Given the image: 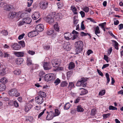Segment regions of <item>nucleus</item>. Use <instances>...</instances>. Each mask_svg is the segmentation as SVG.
Returning a JSON list of instances; mask_svg holds the SVG:
<instances>
[{
  "label": "nucleus",
  "mask_w": 123,
  "mask_h": 123,
  "mask_svg": "<svg viewBox=\"0 0 123 123\" xmlns=\"http://www.w3.org/2000/svg\"><path fill=\"white\" fill-rule=\"evenodd\" d=\"M109 109L110 110H115L117 109V107H114L112 106L111 105L109 106Z\"/></svg>",
  "instance_id": "50"
},
{
  "label": "nucleus",
  "mask_w": 123,
  "mask_h": 123,
  "mask_svg": "<svg viewBox=\"0 0 123 123\" xmlns=\"http://www.w3.org/2000/svg\"><path fill=\"white\" fill-rule=\"evenodd\" d=\"M13 104L15 107H18L19 105L18 103L16 100L14 101L13 102L12 101H11L9 102L8 103L9 104L11 105H12Z\"/></svg>",
  "instance_id": "17"
},
{
  "label": "nucleus",
  "mask_w": 123,
  "mask_h": 123,
  "mask_svg": "<svg viewBox=\"0 0 123 123\" xmlns=\"http://www.w3.org/2000/svg\"><path fill=\"white\" fill-rule=\"evenodd\" d=\"M55 12H53L50 14L46 17V20L49 23L52 24L55 21Z\"/></svg>",
  "instance_id": "2"
},
{
  "label": "nucleus",
  "mask_w": 123,
  "mask_h": 123,
  "mask_svg": "<svg viewBox=\"0 0 123 123\" xmlns=\"http://www.w3.org/2000/svg\"><path fill=\"white\" fill-rule=\"evenodd\" d=\"M105 90H103L102 91H100L99 93V95L103 96L104 95L105 93Z\"/></svg>",
  "instance_id": "52"
},
{
  "label": "nucleus",
  "mask_w": 123,
  "mask_h": 123,
  "mask_svg": "<svg viewBox=\"0 0 123 123\" xmlns=\"http://www.w3.org/2000/svg\"><path fill=\"white\" fill-rule=\"evenodd\" d=\"M16 15V13L15 11L11 12L8 14V17L10 19H12L15 17Z\"/></svg>",
  "instance_id": "15"
},
{
  "label": "nucleus",
  "mask_w": 123,
  "mask_h": 123,
  "mask_svg": "<svg viewBox=\"0 0 123 123\" xmlns=\"http://www.w3.org/2000/svg\"><path fill=\"white\" fill-rule=\"evenodd\" d=\"M68 85V83L66 81H62L60 84V86L63 87L67 86Z\"/></svg>",
  "instance_id": "23"
},
{
  "label": "nucleus",
  "mask_w": 123,
  "mask_h": 123,
  "mask_svg": "<svg viewBox=\"0 0 123 123\" xmlns=\"http://www.w3.org/2000/svg\"><path fill=\"white\" fill-rule=\"evenodd\" d=\"M31 106L30 104L26 105L25 106V110L26 112H28L30 109H31Z\"/></svg>",
  "instance_id": "30"
},
{
  "label": "nucleus",
  "mask_w": 123,
  "mask_h": 123,
  "mask_svg": "<svg viewBox=\"0 0 123 123\" xmlns=\"http://www.w3.org/2000/svg\"><path fill=\"white\" fill-rule=\"evenodd\" d=\"M112 41L113 42L115 43L114 47L116 49L118 50V43L115 40H113Z\"/></svg>",
  "instance_id": "47"
},
{
  "label": "nucleus",
  "mask_w": 123,
  "mask_h": 123,
  "mask_svg": "<svg viewBox=\"0 0 123 123\" xmlns=\"http://www.w3.org/2000/svg\"><path fill=\"white\" fill-rule=\"evenodd\" d=\"M55 78V75L52 73L46 74L44 77V79L46 81L54 80Z\"/></svg>",
  "instance_id": "4"
},
{
  "label": "nucleus",
  "mask_w": 123,
  "mask_h": 123,
  "mask_svg": "<svg viewBox=\"0 0 123 123\" xmlns=\"http://www.w3.org/2000/svg\"><path fill=\"white\" fill-rule=\"evenodd\" d=\"M83 10L85 12L87 13L89 11V8L87 6H85L83 8Z\"/></svg>",
  "instance_id": "48"
},
{
  "label": "nucleus",
  "mask_w": 123,
  "mask_h": 123,
  "mask_svg": "<svg viewBox=\"0 0 123 123\" xmlns=\"http://www.w3.org/2000/svg\"><path fill=\"white\" fill-rule=\"evenodd\" d=\"M63 17V16L61 13H58L56 15V13H55L54 18L55 20H59L62 18Z\"/></svg>",
  "instance_id": "12"
},
{
  "label": "nucleus",
  "mask_w": 123,
  "mask_h": 123,
  "mask_svg": "<svg viewBox=\"0 0 123 123\" xmlns=\"http://www.w3.org/2000/svg\"><path fill=\"white\" fill-rule=\"evenodd\" d=\"M74 85L72 82H70L68 87V88L69 90H71L72 88H74Z\"/></svg>",
  "instance_id": "32"
},
{
  "label": "nucleus",
  "mask_w": 123,
  "mask_h": 123,
  "mask_svg": "<svg viewBox=\"0 0 123 123\" xmlns=\"http://www.w3.org/2000/svg\"><path fill=\"white\" fill-rule=\"evenodd\" d=\"M54 29L56 31H59V28L58 24H56L54 25Z\"/></svg>",
  "instance_id": "39"
},
{
  "label": "nucleus",
  "mask_w": 123,
  "mask_h": 123,
  "mask_svg": "<svg viewBox=\"0 0 123 123\" xmlns=\"http://www.w3.org/2000/svg\"><path fill=\"white\" fill-rule=\"evenodd\" d=\"M23 21H24L25 23L30 24L31 21V19L30 18H27L23 19Z\"/></svg>",
  "instance_id": "20"
},
{
  "label": "nucleus",
  "mask_w": 123,
  "mask_h": 123,
  "mask_svg": "<svg viewBox=\"0 0 123 123\" xmlns=\"http://www.w3.org/2000/svg\"><path fill=\"white\" fill-rule=\"evenodd\" d=\"M71 9L72 10L74 13V14L75 15L77 14V9L74 6H71Z\"/></svg>",
  "instance_id": "28"
},
{
  "label": "nucleus",
  "mask_w": 123,
  "mask_h": 123,
  "mask_svg": "<svg viewBox=\"0 0 123 123\" xmlns=\"http://www.w3.org/2000/svg\"><path fill=\"white\" fill-rule=\"evenodd\" d=\"M87 35H89L90 37V34L88 33H85L83 32H81L80 35L82 37L86 36Z\"/></svg>",
  "instance_id": "53"
},
{
  "label": "nucleus",
  "mask_w": 123,
  "mask_h": 123,
  "mask_svg": "<svg viewBox=\"0 0 123 123\" xmlns=\"http://www.w3.org/2000/svg\"><path fill=\"white\" fill-rule=\"evenodd\" d=\"M84 110V109L82 107L81 105H79L77 106V112H83Z\"/></svg>",
  "instance_id": "24"
},
{
  "label": "nucleus",
  "mask_w": 123,
  "mask_h": 123,
  "mask_svg": "<svg viewBox=\"0 0 123 123\" xmlns=\"http://www.w3.org/2000/svg\"><path fill=\"white\" fill-rule=\"evenodd\" d=\"M11 48L13 50H18L20 49V47L17 43H14L11 46Z\"/></svg>",
  "instance_id": "16"
},
{
  "label": "nucleus",
  "mask_w": 123,
  "mask_h": 123,
  "mask_svg": "<svg viewBox=\"0 0 123 123\" xmlns=\"http://www.w3.org/2000/svg\"><path fill=\"white\" fill-rule=\"evenodd\" d=\"M33 2V0H28L27 2V6L29 7L31 5Z\"/></svg>",
  "instance_id": "44"
},
{
  "label": "nucleus",
  "mask_w": 123,
  "mask_h": 123,
  "mask_svg": "<svg viewBox=\"0 0 123 123\" xmlns=\"http://www.w3.org/2000/svg\"><path fill=\"white\" fill-rule=\"evenodd\" d=\"M80 100V97H78L74 100V103L75 104H77L79 102Z\"/></svg>",
  "instance_id": "64"
},
{
  "label": "nucleus",
  "mask_w": 123,
  "mask_h": 123,
  "mask_svg": "<svg viewBox=\"0 0 123 123\" xmlns=\"http://www.w3.org/2000/svg\"><path fill=\"white\" fill-rule=\"evenodd\" d=\"M18 43L21 45L22 47H25V42L23 41H20Z\"/></svg>",
  "instance_id": "43"
},
{
  "label": "nucleus",
  "mask_w": 123,
  "mask_h": 123,
  "mask_svg": "<svg viewBox=\"0 0 123 123\" xmlns=\"http://www.w3.org/2000/svg\"><path fill=\"white\" fill-rule=\"evenodd\" d=\"M37 100V103L39 104L42 103L43 101V98L42 97L40 96H38L35 98Z\"/></svg>",
  "instance_id": "10"
},
{
  "label": "nucleus",
  "mask_w": 123,
  "mask_h": 123,
  "mask_svg": "<svg viewBox=\"0 0 123 123\" xmlns=\"http://www.w3.org/2000/svg\"><path fill=\"white\" fill-rule=\"evenodd\" d=\"M84 22V21H83L81 23V27L82 30H84L85 28L84 25L83 24Z\"/></svg>",
  "instance_id": "57"
},
{
  "label": "nucleus",
  "mask_w": 123,
  "mask_h": 123,
  "mask_svg": "<svg viewBox=\"0 0 123 123\" xmlns=\"http://www.w3.org/2000/svg\"><path fill=\"white\" fill-rule=\"evenodd\" d=\"M1 33L3 35L5 36L7 35L8 34L7 31L6 30H5L2 31L1 32Z\"/></svg>",
  "instance_id": "49"
},
{
  "label": "nucleus",
  "mask_w": 123,
  "mask_h": 123,
  "mask_svg": "<svg viewBox=\"0 0 123 123\" xmlns=\"http://www.w3.org/2000/svg\"><path fill=\"white\" fill-rule=\"evenodd\" d=\"M87 80V78H85L83 77H81L79 79L77 82L76 85L77 86L86 87L87 85L86 82Z\"/></svg>",
  "instance_id": "1"
},
{
  "label": "nucleus",
  "mask_w": 123,
  "mask_h": 123,
  "mask_svg": "<svg viewBox=\"0 0 123 123\" xmlns=\"http://www.w3.org/2000/svg\"><path fill=\"white\" fill-rule=\"evenodd\" d=\"M38 32L36 31H34L29 32L28 34V37H32L36 36L38 34Z\"/></svg>",
  "instance_id": "9"
},
{
  "label": "nucleus",
  "mask_w": 123,
  "mask_h": 123,
  "mask_svg": "<svg viewBox=\"0 0 123 123\" xmlns=\"http://www.w3.org/2000/svg\"><path fill=\"white\" fill-rule=\"evenodd\" d=\"M6 88V86L5 84L2 83L0 84V91L5 90Z\"/></svg>",
  "instance_id": "25"
},
{
  "label": "nucleus",
  "mask_w": 123,
  "mask_h": 123,
  "mask_svg": "<svg viewBox=\"0 0 123 123\" xmlns=\"http://www.w3.org/2000/svg\"><path fill=\"white\" fill-rule=\"evenodd\" d=\"M105 76L107 78V82L106 83V85H107L109 83L110 80V79L109 78V74L108 73H106Z\"/></svg>",
  "instance_id": "38"
},
{
  "label": "nucleus",
  "mask_w": 123,
  "mask_h": 123,
  "mask_svg": "<svg viewBox=\"0 0 123 123\" xmlns=\"http://www.w3.org/2000/svg\"><path fill=\"white\" fill-rule=\"evenodd\" d=\"M110 115V114L109 113L104 114L103 115V117L104 118L106 119L108 117H109Z\"/></svg>",
  "instance_id": "56"
},
{
  "label": "nucleus",
  "mask_w": 123,
  "mask_h": 123,
  "mask_svg": "<svg viewBox=\"0 0 123 123\" xmlns=\"http://www.w3.org/2000/svg\"><path fill=\"white\" fill-rule=\"evenodd\" d=\"M3 56L4 57L6 58H8L10 56V54H9L8 52H4Z\"/></svg>",
  "instance_id": "45"
},
{
  "label": "nucleus",
  "mask_w": 123,
  "mask_h": 123,
  "mask_svg": "<svg viewBox=\"0 0 123 123\" xmlns=\"http://www.w3.org/2000/svg\"><path fill=\"white\" fill-rule=\"evenodd\" d=\"M80 90H81L80 93V95H81L86 94H87L88 92V91L84 88H80Z\"/></svg>",
  "instance_id": "18"
},
{
  "label": "nucleus",
  "mask_w": 123,
  "mask_h": 123,
  "mask_svg": "<svg viewBox=\"0 0 123 123\" xmlns=\"http://www.w3.org/2000/svg\"><path fill=\"white\" fill-rule=\"evenodd\" d=\"M77 39L78 40H79L80 38L78 37L77 35H74L73 36V37L72 39L73 40H74L75 39Z\"/></svg>",
  "instance_id": "55"
},
{
  "label": "nucleus",
  "mask_w": 123,
  "mask_h": 123,
  "mask_svg": "<svg viewBox=\"0 0 123 123\" xmlns=\"http://www.w3.org/2000/svg\"><path fill=\"white\" fill-rule=\"evenodd\" d=\"M39 95L41 96L42 98H45L46 97V95L45 92L42 91H40L39 92Z\"/></svg>",
  "instance_id": "35"
},
{
  "label": "nucleus",
  "mask_w": 123,
  "mask_h": 123,
  "mask_svg": "<svg viewBox=\"0 0 123 123\" xmlns=\"http://www.w3.org/2000/svg\"><path fill=\"white\" fill-rule=\"evenodd\" d=\"M95 33V34L98 36L99 37L98 35H97V34H99L100 33V31L99 30V27L98 26H97L96 27L94 30Z\"/></svg>",
  "instance_id": "22"
},
{
  "label": "nucleus",
  "mask_w": 123,
  "mask_h": 123,
  "mask_svg": "<svg viewBox=\"0 0 123 123\" xmlns=\"http://www.w3.org/2000/svg\"><path fill=\"white\" fill-rule=\"evenodd\" d=\"M45 74V73L43 71H41L40 72L39 74V76L41 77L42 78L44 77Z\"/></svg>",
  "instance_id": "54"
},
{
  "label": "nucleus",
  "mask_w": 123,
  "mask_h": 123,
  "mask_svg": "<svg viewBox=\"0 0 123 123\" xmlns=\"http://www.w3.org/2000/svg\"><path fill=\"white\" fill-rule=\"evenodd\" d=\"M61 82V80L59 78H57L55 80L54 83L55 84L56 86L57 85Z\"/></svg>",
  "instance_id": "41"
},
{
  "label": "nucleus",
  "mask_w": 123,
  "mask_h": 123,
  "mask_svg": "<svg viewBox=\"0 0 123 123\" xmlns=\"http://www.w3.org/2000/svg\"><path fill=\"white\" fill-rule=\"evenodd\" d=\"M68 36H67V35H65L64 36V38L68 40L71 39L72 37V35L70 33H68Z\"/></svg>",
  "instance_id": "33"
},
{
  "label": "nucleus",
  "mask_w": 123,
  "mask_h": 123,
  "mask_svg": "<svg viewBox=\"0 0 123 123\" xmlns=\"http://www.w3.org/2000/svg\"><path fill=\"white\" fill-rule=\"evenodd\" d=\"M96 113V110L94 109H92L91 111V115L92 116L95 115Z\"/></svg>",
  "instance_id": "62"
},
{
  "label": "nucleus",
  "mask_w": 123,
  "mask_h": 123,
  "mask_svg": "<svg viewBox=\"0 0 123 123\" xmlns=\"http://www.w3.org/2000/svg\"><path fill=\"white\" fill-rule=\"evenodd\" d=\"M73 71H70L67 73V75L69 77L73 74Z\"/></svg>",
  "instance_id": "51"
},
{
  "label": "nucleus",
  "mask_w": 123,
  "mask_h": 123,
  "mask_svg": "<svg viewBox=\"0 0 123 123\" xmlns=\"http://www.w3.org/2000/svg\"><path fill=\"white\" fill-rule=\"evenodd\" d=\"M60 113V111H59L58 110L56 109L55 110V115L54 117L57 116L59 115Z\"/></svg>",
  "instance_id": "46"
},
{
  "label": "nucleus",
  "mask_w": 123,
  "mask_h": 123,
  "mask_svg": "<svg viewBox=\"0 0 123 123\" xmlns=\"http://www.w3.org/2000/svg\"><path fill=\"white\" fill-rule=\"evenodd\" d=\"M43 66L44 69L47 70H49L51 68V67L50 66V63H49L44 62Z\"/></svg>",
  "instance_id": "8"
},
{
  "label": "nucleus",
  "mask_w": 123,
  "mask_h": 123,
  "mask_svg": "<svg viewBox=\"0 0 123 123\" xmlns=\"http://www.w3.org/2000/svg\"><path fill=\"white\" fill-rule=\"evenodd\" d=\"M28 53L30 54L31 55H33L35 54V52L34 51L32 50H29L28 51Z\"/></svg>",
  "instance_id": "60"
},
{
  "label": "nucleus",
  "mask_w": 123,
  "mask_h": 123,
  "mask_svg": "<svg viewBox=\"0 0 123 123\" xmlns=\"http://www.w3.org/2000/svg\"><path fill=\"white\" fill-rule=\"evenodd\" d=\"M25 34L24 33H23L22 34L20 35L19 36L18 39L19 40H21L22 39L24 36L25 35Z\"/></svg>",
  "instance_id": "59"
},
{
  "label": "nucleus",
  "mask_w": 123,
  "mask_h": 123,
  "mask_svg": "<svg viewBox=\"0 0 123 123\" xmlns=\"http://www.w3.org/2000/svg\"><path fill=\"white\" fill-rule=\"evenodd\" d=\"M54 116V115L53 112L50 111L47 115L46 119L47 120H49L52 119Z\"/></svg>",
  "instance_id": "7"
},
{
  "label": "nucleus",
  "mask_w": 123,
  "mask_h": 123,
  "mask_svg": "<svg viewBox=\"0 0 123 123\" xmlns=\"http://www.w3.org/2000/svg\"><path fill=\"white\" fill-rule=\"evenodd\" d=\"M7 81L5 77L2 78L0 80V81L2 83L5 84L6 83Z\"/></svg>",
  "instance_id": "40"
},
{
  "label": "nucleus",
  "mask_w": 123,
  "mask_h": 123,
  "mask_svg": "<svg viewBox=\"0 0 123 123\" xmlns=\"http://www.w3.org/2000/svg\"><path fill=\"white\" fill-rule=\"evenodd\" d=\"M82 48H76L75 54L78 55L79 53H81L82 50Z\"/></svg>",
  "instance_id": "37"
},
{
  "label": "nucleus",
  "mask_w": 123,
  "mask_h": 123,
  "mask_svg": "<svg viewBox=\"0 0 123 123\" xmlns=\"http://www.w3.org/2000/svg\"><path fill=\"white\" fill-rule=\"evenodd\" d=\"M44 26L43 25L40 24L37 25L36 27V29L37 31H41L44 29Z\"/></svg>",
  "instance_id": "11"
},
{
  "label": "nucleus",
  "mask_w": 123,
  "mask_h": 123,
  "mask_svg": "<svg viewBox=\"0 0 123 123\" xmlns=\"http://www.w3.org/2000/svg\"><path fill=\"white\" fill-rule=\"evenodd\" d=\"M20 70L18 69L17 68L13 71V73L15 75H19L21 73Z\"/></svg>",
  "instance_id": "29"
},
{
  "label": "nucleus",
  "mask_w": 123,
  "mask_h": 123,
  "mask_svg": "<svg viewBox=\"0 0 123 123\" xmlns=\"http://www.w3.org/2000/svg\"><path fill=\"white\" fill-rule=\"evenodd\" d=\"M14 54L17 57H23L24 56V53L23 52H15Z\"/></svg>",
  "instance_id": "19"
},
{
  "label": "nucleus",
  "mask_w": 123,
  "mask_h": 123,
  "mask_svg": "<svg viewBox=\"0 0 123 123\" xmlns=\"http://www.w3.org/2000/svg\"><path fill=\"white\" fill-rule=\"evenodd\" d=\"M40 4L42 8L43 9H45L47 7L48 3L46 1H42L40 2Z\"/></svg>",
  "instance_id": "13"
},
{
  "label": "nucleus",
  "mask_w": 123,
  "mask_h": 123,
  "mask_svg": "<svg viewBox=\"0 0 123 123\" xmlns=\"http://www.w3.org/2000/svg\"><path fill=\"white\" fill-rule=\"evenodd\" d=\"M106 24V22H104L103 23L99 24L98 25L99 26H101L102 28H104V26Z\"/></svg>",
  "instance_id": "61"
},
{
  "label": "nucleus",
  "mask_w": 123,
  "mask_h": 123,
  "mask_svg": "<svg viewBox=\"0 0 123 123\" xmlns=\"http://www.w3.org/2000/svg\"><path fill=\"white\" fill-rule=\"evenodd\" d=\"M8 94L12 97H17L20 95V93L16 89L13 88L10 90L8 92Z\"/></svg>",
  "instance_id": "3"
},
{
  "label": "nucleus",
  "mask_w": 123,
  "mask_h": 123,
  "mask_svg": "<svg viewBox=\"0 0 123 123\" xmlns=\"http://www.w3.org/2000/svg\"><path fill=\"white\" fill-rule=\"evenodd\" d=\"M52 64L53 66L55 67H58L59 66L61 62V61L60 59L53 60L52 61Z\"/></svg>",
  "instance_id": "5"
},
{
  "label": "nucleus",
  "mask_w": 123,
  "mask_h": 123,
  "mask_svg": "<svg viewBox=\"0 0 123 123\" xmlns=\"http://www.w3.org/2000/svg\"><path fill=\"white\" fill-rule=\"evenodd\" d=\"M23 59L22 58H18L17 59V63L18 65L21 64L23 62Z\"/></svg>",
  "instance_id": "36"
},
{
  "label": "nucleus",
  "mask_w": 123,
  "mask_h": 123,
  "mask_svg": "<svg viewBox=\"0 0 123 123\" xmlns=\"http://www.w3.org/2000/svg\"><path fill=\"white\" fill-rule=\"evenodd\" d=\"M40 13L38 12H35L31 16L33 19L35 20L39 18L40 16Z\"/></svg>",
  "instance_id": "14"
},
{
  "label": "nucleus",
  "mask_w": 123,
  "mask_h": 123,
  "mask_svg": "<svg viewBox=\"0 0 123 123\" xmlns=\"http://www.w3.org/2000/svg\"><path fill=\"white\" fill-rule=\"evenodd\" d=\"M75 65L74 63L72 62H70L68 65V68L70 70L74 68Z\"/></svg>",
  "instance_id": "27"
},
{
  "label": "nucleus",
  "mask_w": 123,
  "mask_h": 123,
  "mask_svg": "<svg viewBox=\"0 0 123 123\" xmlns=\"http://www.w3.org/2000/svg\"><path fill=\"white\" fill-rule=\"evenodd\" d=\"M69 43L65 42L64 44H63L62 46L63 48L65 49L66 48L65 47H66V46H67L68 45H69Z\"/></svg>",
  "instance_id": "58"
},
{
  "label": "nucleus",
  "mask_w": 123,
  "mask_h": 123,
  "mask_svg": "<svg viewBox=\"0 0 123 123\" xmlns=\"http://www.w3.org/2000/svg\"><path fill=\"white\" fill-rule=\"evenodd\" d=\"M26 63L28 65L31 66L32 65V61L30 58H27V60Z\"/></svg>",
  "instance_id": "34"
},
{
  "label": "nucleus",
  "mask_w": 123,
  "mask_h": 123,
  "mask_svg": "<svg viewBox=\"0 0 123 123\" xmlns=\"http://www.w3.org/2000/svg\"><path fill=\"white\" fill-rule=\"evenodd\" d=\"M25 23L24 21H19L18 22V24L19 26H21L23 25Z\"/></svg>",
  "instance_id": "63"
},
{
  "label": "nucleus",
  "mask_w": 123,
  "mask_h": 123,
  "mask_svg": "<svg viewBox=\"0 0 123 123\" xmlns=\"http://www.w3.org/2000/svg\"><path fill=\"white\" fill-rule=\"evenodd\" d=\"M6 9L7 10L10 11L13 10L14 8L12 5H9L6 6Z\"/></svg>",
  "instance_id": "21"
},
{
  "label": "nucleus",
  "mask_w": 123,
  "mask_h": 123,
  "mask_svg": "<svg viewBox=\"0 0 123 123\" xmlns=\"http://www.w3.org/2000/svg\"><path fill=\"white\" fill-rule=\"evenodd\" d=\"M75 45L76 48H82L83 44L82 41H78L75 43Z\"/></svg>",
  "instance_id": "6"
},
{
  "label": "nucleus",
  "mask_w": 123,
  "mask_h": 123,
  "mask_svg": "<svg viewBox=\"0 0 123 123\" xmlns=\"http://www.w3.org/2000/svg\"><path fill=\"white\" fill-rule=\"evenodd\" d=\"M31 66L32 67L31 69L33 70V69L37 68L38 67V65L37 64H33L32 65H31Z\"/></svg>",
  "instance_id": "42"
},
{
  "label": "nucleus",
  "mask_w": 123,
  "mask_h": 123,
  "mask_svg": "<svg viewBox=\"0 0 123 123\" xmlns=\"http://www.w3.org/2000/svg\"><path fill=\"white\" fill-rule=\"evenodd\" d=\"M71 106V105L70 104L69 102H68L65 104L64 106V109L65 110H68Z\"/></svg>",
  "instance_id": "26"
},
{
  "label": "nucleus",
  "mask_w": 123,
  "mask_h": 123,
  "mask_svg": "<svg viewBox=\"0 0 123 123\" xmlns=\"http://www.w3.org/2000/svg\"><path fill=\"white\" fill-rule=\"evenodd\" d=\"M54 31V30L51 29H49L47 31V34L49 35H51L53 34Z\"/></svg>",
  "instance_id": "31"
}]
</instances>
